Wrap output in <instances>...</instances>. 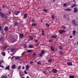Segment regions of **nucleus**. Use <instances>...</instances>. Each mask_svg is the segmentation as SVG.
Here are the masks:
<instances>
[{"label": "nucleus", "mask_w": 78, "mask_h": 78, "mask_svg": "<svg viewBox=\"0 0 78 78\" xmlns=\"http://www.w3.org/2000/svg\"><path fill=\"white\" fill-rule=\"evenodd\" d=\"M36 53H34L33 55H32V56L33 57H35V56H36Z\"/></svg>", "instance_id": "nucleus-36"}, {"label": "nucleus", "mask_w": 78, "mask_h": 78, "mask_svg": "<svg viewBox=\"0 0 78 78\" xmlns=\"http://www.w3.org/2000/svg\"><path fill=\"white\" fill-rule=\"evenodd\" d=\"M33 39V37H29V41H32Z\"/></svg>", "instance_id": "nucleus-22"}, {"label": "nucleus", "mask_w": 78, "mask_h": 78, "mask_svg": "<svg viewBox=\"0 0 78 78\" xmlns=\"http://www.w3.org/2000/svg\"><path fill=\"white\" fill-rule=\"evenodd\" d=\"M59 33L60 34H62L63 33H65L66 32V31L64 30H60L58 31Z\"/></svg>", "instance_id": "nucleus-4"}, {"label": "nucleus", "mask_w": 78, "mask_h": 78, "mask_svg": "<svg viewBox=\"0 0 78 78\" xmlns=\"http://www.w3.org/2000/svg\"><path fill=\"white\" fill-rule=\"evenodd\" d=\"M9 66H8L6 67L5 69V70H7L8 69L9 70Z\"/></svg>", "instance_id": "nucleus-28"}, {"label": "nucleus", "mask_w": 78, "mask_h": 78, "mask_svg": "<svg viewBox=\"0 0 78 78\" xmlns=\"http://www.w3.org/2000/svg\"><path fill=\"white\" fill-rule=\"evenodd\" d=\"M24 48H27V46H26V45H24Z\"/></svg>", "instance_id": "nucleus-54"}, {"label": "nucleus", "mask_w": 78, "mask_h": 78, "mask_svg": "<svg viewBox=\"0 0 78 78\" xmlns=\"http://www.w3.org/2000/svg\"><path fill=\"white\" fill-rule=\"evenodd\" d=\"M3 40V37H1L0 38V41H2Z\"/></svg>", "instance_id": "nucleus-43"}, {"label": "nucleus", "mask_w": 78, "mask_h": 78, "mask_svg": "<svg viewBox=\"0 0 78 78\" xmlns=\"http://www.w3.org/2000/svg\"><path fill=\"white\" fill-rule=\"evenodd\" d=\"M69 78H74V76H69Z\"/></svg>", "instance_id": "nucleus-34"}, {"label": "nucleus", "mask_w": 78, "mask_h": 78, "mask_svg": "<svg viewBox=\"0 0 78 78\" xmlns=\"http://www.w3.org/2000/svg\"><path fill=\"white\" fill-rule=\"evenodd\" d=\"M34 47V45H32L31 44L29 45V48H32Z\"/></svg>", "instance_id": "nucleus-11"}, {"label": "nucleus", "mask_w": 78, "mask_h": 78, "mask_svg": "<svg viewBox=\"0 0 78 78\" xmlns=\"http://www.w3.org/2000/svg\"><path fill=\"white\" fill-rule=\"evenodd\" d=\"M29 66L28 65H27L26 66V70H28V68H29Z\"/></svg>", "instance_id": "nucleus-24"}, {"label": "nucleus", "mask_w": 78, "mask_h": 78, "mask_svg": "<svg viewBox=\"0 0 78 78\" xmlns=\"http://www.w3.org/2000/svg\"><path fill=\"white\" fill-rule=\"evenodd\" d=\"M52 72L53 73H56L57 72V70L55 69H53L52 70Z\"/></svg>", "instance_id": "nucleus-5"}, {"label": "nucleus", "mask_w": 78, "mask_h": 78, "mask_svg": "<svg viewBox=\"0 0 78 78\" xmlns=\"http://www.w3.org/2000/svg\"><path fill=\"white\" fill-rule=\"evenodd\" d=\"M21 66H19L18 68H17V70H19V69H21Z\"/></svg>", "instance_id": "nucleus-31"}, {"label": "nucleus", "mask_w": 78, "mask_h": 78, "mask_svg": "<svg viewBox=\"0 0 78 78\" xmlns=\"http://www.w3.org/2000/svg\"><path fill=\"white\" fill-rule=\"evenodd\" d=\"M15 59L16 60L17 59H20V57L19 56H16L15 57Z\"/></svg>", "instance_id": "nucleus-25"}, {"label": "nucleus", "mask_w": 78, "mask_h": 78, "mask_svg": "<svg viewBox=\"0 0 78 78\" xmlns=\"http://www.w3.org/2000/svg\"><path fill=\"white\" fill-rule=\"evenodd\" d=\"M76 6V4H74L71 7V8H73V7L75 6Z\"/></svg>", "instance_id": "nucleus-29"}, {"label": "nucleus", "mask_w": 78, "mask_h": 78, "mask_svg": "<svg viewBox=\"0 0 78 78\" xmlns=\"http://www.w3.org/2000/svg\"><path fill=\"white\" fill-rule=\"evenodd\" d=\"M51 17L52 19H55V16L52 15L51 16Z\"/></svg>", "instance_id": "nucleus-27"}, {"label": "nucleus", "mask_w": 78, "mask_h": 78, "mask_svg": "<svg viewBox=\"0 0 78 78\" xmlns=\"http://www.w3.org/2000/svg\"><path fill=\"white\" fill-rule=\"evenodd\" d=\"M32 22H33V21H34V19H32Z\"/></svg>", "instance_id": "nucleus-58"}, {"label": "nucleus", "mask_w": 78, "mask_h": 78, "mask_svg": "<svg viewBox=\"0 0 78 78\" xmlns=\"http://www.w3.org/2000/svg\"><path fill=\"white\" fill-rule=\"evenodd\" d=\"M44 32L45 31L44 30H42L41 32H42V36H44V35H45V34L44 33Z\"/></svg>", "instance_id": "nucleus-20"}, {"label": "nucleus", "mask_w": 78, "mask_h": 78, "mask_svg": "<svg viewBox=\"0 0 78 78\" xmlns=\"http://www.w3.org/2000/svg\"><path fill=\"white\" fill-rule=\"evenodd\" d=\"M8 76H9V75L8 74Z\"/></svg>", "instance_id": "nucleus-63"}, {"label": "nucleus", "mask_w": 78, "mask_h": 78, "mask_svg": "<svg viewBox=\"0 0 78 78\" xmlns=\"http://www.w3.org/2000/svg\"><path fill=\"white\" fill-rule=\"evenodd\" d=\"M1 54L2 55H3V56H5V52H1Z\"/></svg>", "instance_id": "nucleus-26"}, {"label": "nucleus", "mask_w": 78, "mask_h": 78, "mask_svg": "<svg viewBox=\"0 0 78 78\" xmlns=\"http://www.w3.org/2000/svg\"><path fill=\"white\" fill-rule=\"evenodd\" d=\"M0 67H2V68H4V66H3L2 65H0Z\"/></svg>", "instance_id": "nucleus-46"}, {"label": "nucleus", "mask_w": 78, "mask_h": 78, "mask_svg": "<svg viewBox=\"0 0 78 78\" xmlns=\"http://www.w3.org/2000/svg\"><path fill=\"white\" fill-rule=\"evenodd\" d=\"M37 25L36 23H33V24H32V26H36Z\"/></svg>", "instance_id": "nucleus-33"}, {"label": "nucleus", "mask_w": 78, "mask_h": 78, "mask_svg": "<svg viewBox=\"0 0 78 78\" xmlns=\"http://www.w3.org/2000/svg\"><path fill=\"white\" fill-rule=\"evenodd\" d=\"M7 76H4L3 75H2V76L1 78H7Z\"/></svg>", "instance_id": "nucleus-16"}, {"label": "nucleus", "mask_w": 78, "mask_h": 78, "mask_svg": "<svg viewBox=\"0 0 78 78\" xmlns=\"http://www.w3.org/2000/svg\"><path fill=\"white\" fill-rule=\"evenodd\" d=\"M24 73H25V74H28V73H27V71H24Z\"/></svg>", "instance_id": "nucleus-47"}, {"label": "nucleus", "mask_w": 78, "mask_h": 78, "mask_svg": "<svg viewBox=\"0 0 78 78\" xmlns=\"http://www.w3.org/2000/svg\"><path fill=\"white\" fill-rule=\"evenodd\" d=\"M43 10L45 12H47V10L46 9H43Z\"/></svg>", "instance_id": "nucleus-39"}, {"label": "nucleus", "mask_w": 78, "mask_h": 78, "mask_svg": "<svg viewBox=\"0 0 78 78\" xmlns=\"http://www.w3.org/2000/svg\"><path fill=\"white\" fill-rule=\"evenodd\" d=\"M1 64H2V62H0V65H1Z\"/></svg>", "instance_id": "nucleus-62"}, {"label": "nucleus", "mask_w": 78, "mask_h": 78, "mask_svg": "<svg viewBox=\"0 0 78 78\" xmlns=\"http://www.w3.org/2000/svg\"><path fill=\"white\" fill-rule=\"evenodd\" d=\"M0 15L2 18H4V19L6 18V16L2 12H0Z\"/></svg>", "instance_id": "nucleus-1"}, {"label": "nucleus", "mask_w": 78, "mask_h": 78, "mask_svg": "<svg viewBox=\"0 0 78 78\" xmlns=\"http://www.w3.org/2000/svg\"><path fill=\"white\" fill-rule=\"evenodd\" d=\"M64 10L65 11H72V9L69 8L64 9Z\"/></svg>", "instance_id": "nucleus-10"}, {"label": "nucleus", "mask_w": 78, "mask_h": 78, "mask_svg": "<svg viewBox=\"0 0 78 78\" xmlns=\"http://www.w3.org/2000/svg\"><path fill=\"white\" fill-rule=\"evenodd\" d=\"M7 48V46H5L4 48H3V49L5 50L6 48Z\"/></svg>", "instance_id": "nucleus-35"}, {"label": "nucleus", "mask_w": 78, "mask_h": 78, "mask_svg": "<svg viewBox=\"0 0 78 78\" xmlns=\"http://www.w3.org/2000/svg\"><path fill=\"white\" fill-rule=\"evenodd\" d=\"M2 26H0V31L2 30Z\"/></svg>", "instance_id": "nucleus-48"}, {"label": "nucleus", "mask_w": 78, "mask_h": 78, "mask_svg": "<svg viewBox=\"0 0 78 78\" xmlns=\"http://www.w3.org/2000/svg\"><path fill=\"white\" fill-rule=\"evenodd\" d=\"M45 53V51L44 50H42L41 51V53L39 55V56L40 57H42V56H43Z\"/></svg>", "instance_id": "nucleus-2"}, {"label": "nucleus", "mask_w": 78, "mask_h": 78, "mask_svg": "<svg viewBox=\"0 0 78 78\" xmlns=\"http://www.w3.org/2000/svg\"><path fill=\"white\" fill-rule=\"evenodd\" d=\"M51 40H49V42H51Z\"/></svg>", "instance_id": "nucleus-53"}, {"label": "nucleus", "mask_w": 78, "mask_h": 78, "mask_svg": "<svg viewBox=\"0 0 78 78\" xmlns=\"http://www.w3.org/2000/svg\"><path fill=\"white\" fill-rule=\"evenodd\" d=\"M14 56H13L12 57L11 59H13V58H14Z\"/></svg>", "instance_id": "nucleus-55"}, {"label": "nucleus", "mask_w": 78, "mask_h": 78, "mask_svg": "<svg viewBox=\"0 0 78 78\" xmlns=\"http://www.w3.org/2000/svg\"><path fill=\"white\" fill-rule=\"evenodd\" d=\"M67 6V4L66 3H65L63 4V7L66 6Z\"/></svg>", "instance_id": "nucleus-40"}, {"label": "nucleus", "mask_w": 78, "mask_h": 78, "mask_svg": "<svg viewBox=\"0 0 78 78\" xmlns=\"http://www.w3.org/2000/svg\"><path fill=\"white\" fill-rule=\"evenodd\" d=\"M52 38H56L57 37V35H54L51 36Z\"/></svg>", "instance_id": "nucleus-14"}, {"label": "nucleus", "mask_w": 78, "mask_h": 78, "mask_svg": "<svg viewBox=\"0 0 78 78\" xmlns=\"http://www.w3.org/2000/svg\"><path fill=\"white\" fill-rule=\"evenodd\" d=\"M67 64L69 66H73L72 63V62H69L67 63Z\"/></svg>", "instance_id": "nucleus-19"}, {"label": "nucleus", "mask_w": 78, "mask_h": 78, "mask_svg": "<svg viewBox=\"0 0 78 78\" xmlns=\"http://www.w3.org/2000/svg\"><path fill=\"white\" fill-rule=\"evenodd\" d=\"M27 78H30V77H29V76H27Z\"/></svg>", "instance_id": "nucleus-59"}, {"label": "nucleus", "mask_w": 78, "mask_h": 78, "mask_svg": "<svg viewBox=\"0 0 78 78\" xmlns=\"http://www.w3.org/2000/svg\"><path fill=\"white\" fill-rule=\"evenodd\" d=\"M59 47L60 49H62V46H60Z\"/></svg>", "instance_id": "nucleus-45"}, {"label": "nucleus", "mask_w": 78, "mask_h": 78, "mask_svg": "<svg viewBox=\"0 0 78 78\" xmlns=\"http://www.w3.org/2000/svg\"><path fill=\"white\" fill-rule=\"evenodd\" d=\"M25 69V67H24L23 66L22 67V69Z\"/></svg>", "instance_id": "nucleus-52"}, {"label": "nucleus", "mask_w": 78, "mask_h": 78, "mask_svg": "<svg viewBox=\"0 0 78 78\" xmlns=\"http://www.w3.org/2000/svg\"><path fill=\"white\" fill-rule=\"evenodd\" d=\"M72 23L74 25H78L75 23V21L74 20H72Z\"/></svg>", "instance_id": "nucleus-8"}, {"label": "nucleus", "mask_w": 78, "mask_h": 78, "mask_svg": "<svg viewBox=\"0 0 78 78\" xmlns=\"http://www.w3.org/2000/svg\"><path fill=\"white\" fill-rule=\"evenodd\" d=\"M42 62L41 61H39L38 62H37V64H41Z\"/></svg>", "instance_id": "nucleus-30"}, {"label": "nucleus", "mask_w": 78, "mask_h": 78, "mask_svg": "<svg viewBox=\"0 0 78 78\" xmlns=\"http://www.w3.org/2000/svg\"><path fill=\"white\" fill-rule=\"evenodd\" d=\"M35 42H38V40H35Z\"/></svg>", "instance_id": "nucleus-49"}, {"label": "nucleus", "mask_w": 78, "mask_h": 78, "mask_svg": "<svg viewBox=\"0 0 78 78\" xmlns=\"http://www.w3.org/2000/svg\"><path fill=\"white\" fill-rule=\"evenodd\" d=\"M8 51H9V50H10L11 51H14V49L13 48L11 49L10 48H8Z\"/></svg>", "instance_id": "nucleus-6"}, {"label": "nucleus", "mask_w": 78, "mask_h": 78, "mask_svg": "<svg viewBox=\"0 0 78 78\" xmlns=\"http://www.w3.org/2000/svg\"><path fill=\"white\" fill-rule=\"evenodd\" d=\"M19 74L20 75V77H22V75L21 74V72H20Z\"/></svg>", "instance_id": "nucleus-44"}, {"label": "nucleus", "mask_w": 78, "mask_h": 78, "mask_svg": "<svg viewBox=\"0 0 78 78\" xmlns=\"http://www.w3.org/2000/svg\"><path fill=\"white\" fill-rule=\"evenodd\" d=\"M78 11V9H77V8L76 7L74 9V12L75 13L77 12Z\"/></svg>", "instance_id": "nucleus-7"}, {"label": "nucleus", "mask_w": 78, "mask_h": 78, "mask_svg": "<svg viewBox=\"0 0 78 78\" xmlns=\"http://www.w3.org/2000/svg\"><path fill=\"white\" fill-rule=\"evenodd\" d=\"M51 50L52 51H55V49H54V47L53 46H51Z\"/></svg>", "instance_id": "nucleus-15"}, {"label": "nucleus", "mask_w": 78, "mask_h": 78, "mask_svg": "<svg viewBox=\"0 0 78 78\" xmlns=\"http://www.w3.org/2000/svg\"><path fill=\"white\" fill-rule=\"evenodd\" d=\"M27 52H28V53H30V52H32V53H33V50L32 49L28 50H27Z\"/></svg>", "instance_id": "nucleus-13"}, {"label": "nucleus", "mask_w": 78, "mask_h": 78, "mask_svg": "<svg viewBox=\"0 0 78 78\" xmlns=\"http://www.w3.org/2000/svg\"><path fill=\"white\" fill-rule=\"evenodd\" d=\"M9 14H11V12H9Z\"/></svg>", "instance_id": "nucleus-61"}, {"label": "nucleus", "mask_w": 78, "mask_h": 78, "mask_svg": "<svg viewBox=\"0 0 78 78\" xmlns=\"http://www.w3.org/2000/svg\"><path fill=\"white\" fill-rule=\"evenodd\" d=\"M70 38H72V36H70Z\"/></svg>", "instance_id": "nucleus-57"}, {"label": "nucleus", "mask_w": 78, "mask_h": 78, "mask_svg": "<svg viewBox=\"0 0 78 78\" xmlns=\"http://www.w3.org/2000/svg\"><path fill=\"white\" fill-rule=\"evenodd\" d=\"M20 38H22L23 37V34H20L19 35Z\"/></svg>", "instance_id": "nucleus-12"}, {"label": "nucleus", "mask_w": 78, "mask_h": 78, "mask_svg": "<svg viewBox=\"0 0 78 78\" xmlns=\"http://www.w3.org/2000/svg\"><path fill=\"white\" fill-rule=\"evenodd\" d=\"M75 34H76V31L73 30V34L74 36H75Z\"/></svg>", "instance_id": "nucleus-18"}, {"label": "nucleus", "mask_w": 78, "mask_h": 78, "mask_svg": "<svg viewBox=\"0 0 78 78\" xmlns=\"http://www.w3.org/2000/svg\"><path fill=\"white\" fill-rule=\"evenodd\" d=\"M20 11H18L17 12H15V15H16L17 16V15H18V14H19V13H20Z\"/></svg>", "instance_id": "nucleus-21"}, {"label": "nucleus", "mask_w": 78, "mask_h": 78, "mask_svg": "<svg viewBox=\"0 0 78 78\" xmlns=\"http://www.w3.org/2000/svg\"><path fill=\"white\" fill-rule=\"evenodd\" d=\"M45 25L46 26V27H50V25L47 23H46Z\"/></svg>", "instance_id": "nucleus-32"}, {"label": "nucleus", "mask_w": 78, "mask_h": 78, "mask_svg": "<svg viewBox=\"0 0 78 78\" xmlns=\"http://www.w3.org/2000/svg\"><path fill=\"white\" fill-rule=\"evenodd\" d=\"M12 69H15V67H16V65H13L12 66Z\"/></svg>", "instance_id": "nucleus-17"}, {"label": "nucleus", "mask_w": 78, "mask_h": 78, "mask_svg": "<svg viewBox=\"0 0 78 78\" xmlns=\"http://www.w3.org/2000/svg\"><path fill=\"white\" fill-rule=\"evenodd\" d=\"M25 53V52H23V53H22V55H24V53Z\"/></svg>", "instance_id": "nucleus-56"}, {"label": "nucleus", "mask_w": 78, "mask_h": 78, "mask_svg": "<svg viewBox=\"0 0 78 78\" xmlns=\"http://www.w3.org/2000/svg\"><path fill=\"white\" fill-rule=\"evenodd\" d=\"M4 30L5 31H7L8 30V27H5Z\"/></svg>", "instance_id": "nucleus-23"}, {"label": "nucleus", "mask_w": 78, "mask_h": 78, "mask_svg": "<svg viewBox=\"0 0 78 78\" xmlns=\"http://www.w3.org/2000/svg\"><path fill=\"white\" fill-rule=\"evenodd\" d=\"M2 8H5V5H2Z\"/></svg>", "instance_id": "nucleus-51"}, {"label": "nucleus", "mask_w": 78, "mask_h": 78, "mask_svg": "<svg viewBox=\"0 0 78 78\" xmlns=\"http://www.w3.org/2000/svg\"><path fill=\"white\" fill-rule=\"evenodd\" d=\"M14 25H15V26H17V23H15Z\"/></svg>", "instance_id": "nucleus-42"}, {"label": "nucleus", "mask_w": 78, "mask_h": 78, "mask_svg": "<svg viewBox=\"0 0 78 78\" xmlns=\"http://www.w3.org/2000/svg\"><path fill=\"white\" fill-rule=\"evenodd\" d=\"M33 61H31L30 62V64H33Z\"/></svg>", "instance_id": "nucleus-50"}, {"label": "nucleus", "mask_w": 78, "mask_h": 78, "mask_svg": "<svg viewBox=\"0 0 78 78\" xmlns=\"http://www.w3.org/2000/svg\"><path fill=\"white\" fill-rule=\"evenodd\" d=\"M16 40L14 38H11V42H16Z\"/></svg>", "instance_id": "nucleus-3"}, {"label": "nucleus", "mask_w": 78, "mask_h": 78, "mask_svg": "<svg viewBox=\"0 0 78 78\" xmlns=\"http://www.w3.org/2000/svg\"><path fill=\"white\" fill-rule=\"evenodd\" d=\"M40 44V42H38V43H37L36 45V46H38V45H39V44Z\"/></svg>", "instance_id": "nucleus-41"}, {"label": "nucleus", "mask_w": 78, "mask_h": 78, "mask_svg": "<svg viewBox=\"0 0 78 78\" xmlns=\"http://www.w3.org/2000/svg\"><path fill=\"white\" fill-rule=\"evenodd\" d=\"M62 28H63V29H66V27H65V26H62Z\"/></svg>", "instance_id": "nucleus-38"}, {"label": "nucleus", "mask_w": 78, "mask_h": 78, "mask_svg": "<svg viewBox=\"0 0 78 78\" xmlns=\"http://www.w3.org/2000/svg\"><path fill=\"white\" fill-rule=\"evenodd\" d=\"M53 2H55V0H53Z\"/></svg>", "instance_id": "nucleus-60"}, {"label": "nucleus", "mask_w": 78, "mask_h": 78, "mask_svg": "<svg viewBox=\"0 0 78 78\" xmlns=\"http://www.w3.org/2000/svg\"><path fill=\"white\" fill-rule=\"evenodd\" d=\"M27 16H28V14L27 13H25L23 15V17L24 19H26Z\"/></svg>", "instance_id": "nucleus-9"}, {"label": "nucleus", "mask_w": 78, "mask_h": 78, "mask_svg": "<svg viewBox=\"0 0 78 78\" xmlns=\"http://www.w3.org/2000/svg\"><path fill=\"white\" fill-rule=\"evenodd\" d=\"M64 18H65V17H66V16L65 15L64 16Z\"/></svg>", "instance_id": "nucleus-64"}, {"label": "nucleus", "mask_w": 78, "mask_h": 78, "mask_svg": "<svg viewBox=\"0 0 78 78\" xmlns=\"http://www.w3.org/2000/svg\"><path fill=\"white\" fill-rule=\"evenodd\" d=\"M48 61L49 62H51V59H49L48 60Z\"/></svg>", "instance_id": "nucleus-37"}]
</instances>
